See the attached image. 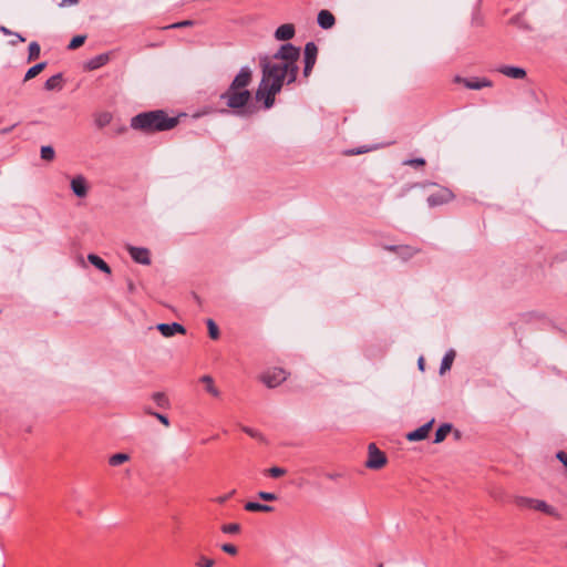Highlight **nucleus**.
<instances>
[{
  "instance_id": "nucleus-41",
  "label": "nucleus",
  "mask_w": 567,
  "mask_h": 567,
  "mask_svg": "<svg viewBox=\"0 0 567 567\" xmlns=\"http://www.w3.org/2000/svg\"><path fill=\"white\" fill-rule=\"evenodd\" d=\"M152 415H154L165 426L169 425V421H168L167 416H165L164 414L154 412V413H152Z\"/></svg>"
},
{
  "instance_id": "nucleus-39",
  "label": "nucleus",
  "mask_w": 567,
  "mask_h": 567,
  "mask_svg": "<svg viewBox=\"0 0 567 567\" xmlns=\"http://www.w3.org/2000/svg\"><path fill=\"white\" fill-rule=\"evenodd\" d=\"M221 549H223L225 553L229 554V555H235V554L237 553V548H236V546H234V545H231V544H224V545L221 546Z\"/></svg>"
},
{
  "instance_id": "nucleus-1",
  "label": "nucleus",
  "mask_w": 567,
  "mask_h": 567,
  "mask_svg": "<svg viewBox=\"0 0 567 567\" xmlns=\"http://www.w3.org/2000/svg\"><path fill=\"white\" fill-rule=\"evenodd\" d=\"M300 56L299 48L286 43L274 54L272 59H260L262 78L256 92L257 100H262L266 109L275 103V96L282 89L285 81L293 83L298 74L297 61Z\"/></svg>"
},
{
  "instance_id": "nucleus-35",
  "label": "nucleus",
  "mask_w": 567,
  "mask_h": 567,
  "mask_svg": "<svg viewBox=\"0 0 567 567\" xmlns=\"http://www.w3.org/2000/svg\"><path fill=\"white\" fill-rule=\"evenodd\" d=\"M221 530L226 534H237L240 530V525L236 523L226 524L221 527Z\"/></svg>"
},
{
  "instance_id": "nucleus-37",
  "label": "nucleus",
  "mask_w": 567,
  "mask_h": 567,
  "mask_svg": "<svg viewBox=\"0 0 567 567\" xmlns=\"http://www.w3.org/2000/svg\"><path fill=\"white\" fill-rule=\"evenodd\" d=\"M315 63H316V60L305 59L303 75L306 78L309 76V74L311 73Z\"/></svg>"
},
{
  "instance_id": "nucleus-34",
  "label": "nucleus",
  "mask_w": 567,
  "mask_h": 567,
  "mask_svg": "<svg viewBox=\"0 0 567 567\" xmlns=\"http://www.w3.org/2000/svg\"><path fill=\"white\" fill-rule=\"evenodd\" d=\"M257 496L262 499V501H266V502H275L278 499V496L275 494V493H270V492H258Z\"/></svg>"
},
{
  "instance_id": "nucleus-7",
  "label": "nucleus",
  "mask_w": 567,
  "mask_h": 567,
  "mask_svg": "<svg viewBox=\"0 0 567 567\" xmlns=\"http://www.w3.org/2000/svg\"><path fill=\"white\" fill-rule=\"evenodd\" d=\"M126 250L136 264L145 266H148L151 264V252L147 248L127 245Z\"/></svg>"
},
{
  "instance_id": "nucleus-9",
  "label": "nucleus",
  "mask_w": 567,
  "mask_h": 567,
  "mask_svg": "<svg viewBox=\"0 0 567 567\" xmlns=\"http://www.w3.org/2000/svg\"><path fill=\"white\" fill-rule=\"evenodd\" d=\"M73 194L80 198L86 197L89 193L87 181L83 175H78L70 183Z\"/></svg>"
},
{
  "instance_id": "nucleus-8",
  "label": "nucleus",
  "mask_w": 567,
  "mask_h": 567,
  "mask_svg": "<svg viewBox=\"0 0 567 567\" xmlns=\"http://www.w3.org/2000/svg\"><path fill=\"white\" fill-rule=\"evenodd\" d=\"M453 194L447 188H440L427 197V204L431 207L440 206L452 200Z\"/></svg>"
},
{
  "instance_id": "nucleus-5",
  "label": "nucleus",
  "mask_w": 567,
  "mask_h": 567,
  "mask_svg": "<svg viewBox=\"0 0 567 567\" xmlns=\"http://www.w3.org/2000/svg\"><path fill=\"white\" fill-rule=\"evenodd\" d=\"M386 463V456L381 452L374 443L368 446V460L365 466L370 470H380Z\"/></svg>"
},
{
  "instance_id": "nucleus-33",
  "label": "nucleus",
  "mask_w": 567,
  "mask_h": 567,
  "mask_svg": "<svg viewBox=\"0 0 567 567\" xmlns=\"http://www.w3.org/2000/svg\"><path fill=\"white\" fill-rule=\"evenodd\" d=\"M196 565L198 567H213L215 565V560L206 556H199Z\"/></svg>"
},
{
  "instance_id": "nucleus-53",
  "label": "nucleus",
  "mask_w": 567,
  "mask_h": 567,
  "mask_svg": "<svg viewBox=\"0 0 567 567\" xmlns=\"http://www.w3.org/2000/svg\"><path fill=\"white\" fill-rule=\"evenodd\" d=\"M379 567H382V566H379Z\"/></svg>"
},
{
  "instance_id": "nucleus-16",
  "label": "nucleus",
  "mask_w": 567,
  "mask_h": 567,
  "mask_svg": "<svg viewBox=\"0 0 567 567\" xmlns=\"http://www.w3.org/2000/svg\"><path fill=\"white\" fill-rule=\"evenodd\" d=\"M388 249L395 251L404 260L412 258L419 252V249L412 246H390Z\"/></svg>"
},
{
  "instance_id": "nucleus-32",
  "label": "nucleus",
  "mask_w": 567,
  "mask_h": 567,
  "mask_svg": "<svg viewBox=\"0 0 567 567\" xmlns=\"http://www.w3.org/2000/svg\"><path fill=\"white\" fill-rule=\"evenodd\" d=\"M86 37L85 35H75L69 43L68 48L70 50H75L78 49L79 47H81L84 41H85Z\"/></svg>"
},
{
  "instance_id": "nucleus-43",
  "label": "nucleus",
  "mask_w": 567,
  "mask_h": 567,
  "mask_svg": "<svg viewBox=\"0 0 567 567\" xmlns=\"http://www.w3.org/2000/svg\"><path fill=\"white\" fill-rule=\"evenodd\" d=\"M79 2V0H61V2L59 3V7L60 8H64V7H71V6H74Z\"/></svg>"
},
{
  "instance_id": "nucleus-15",
  "label": "nucleus",
  "mask_w": 567,
  "mask_h": 567,
  "mask_svg": "<svg viewBox=\"0 0 567 567\" xmlns=\"http://www.w3.org/2000/svg\"><path fill=\"white\" fill-rule=\"evenodd\" d=\"M466 89L481 90L483 87H491L492 82L485 78L483 79H462L460 80Z\"/></svg>"
},
{
  "instance_id": "nucleus-18",
  "label": "nucleus",
  "mask_w": 567,
  "mask_h": 567,
  "mask_svg": "<svg viewBox=\"0 0 567 567\" xmlns=\"http://www.w3.org/2000/svg\"><path fill=\"white\" fill-rule=\"evenodd\" d=\"M199 381L205 384V390L214 398L220 396L219 389L215 385L214 379L210 375H203Z\"/></svg>"
},
{
  "instance_id": "nucleus-13",
  "label": "nucleus",
  "mask_w": 567,
  "mask_h": 567,
  "mask_svg": "<svg viewBox=\"0 0 567 567\" xmlns=\"http://www.w3.org/2000/svg\"><path fill=\"white\" fill-rule=\"evenodd\" d=\"M317 22L320 28L328 30V29H331L336 24V19L330 11L321 10L318 13Z\"/></svg>"
},
{
  "instance_id": "nucleus-24",
  "label": "nucleus",
  "mask_w": 567,
  "mask_h": 567,
  "mask_svg": "<svg viewBox=\"0 0 567 567\" xmlns=\"http://www.w3.org/2000/svg\"><path fill=\"white\" fill-rule=\"evenodd\" d=\"M47 66L45 62L38 63L33 66H31L27 73L24 74V81H29L33 78H35L40 72H42Z\"/></svg>"
},
{
  "instance_id": "nucleus-2",
  "label": "nucleus",
  "mask_w": 567,
  "mask_h": 567,
  "mask_svg": "<svg viewBox=\"0 0 567 567\" xmlns=\"http://www.w3.org/2000/svg\"><path fill=\"white\" fill-rule=\"evenodd\" d=\"M251 76L252 72L250 68L243 66L228 89L220 95V100L224 101L229 109H233L236 114H241V110L251 99V94L247 90V86L251 82Z\"/></svg>"
},
{
  "instance_id": "nucleus-10",
  "label": "nucleus",
  "mask_w": 567,
  "mask_h": 567,
  "mask_svg": "<svg viewBox=\"0 0 567 567\" xmlns=\"http://www.w3.org/2000/svg\"><path fill=\"white\" fill-rule=\"evenodd\" d=\"M156 329L162 333L165 338H171L177 333L185 334L186 329L178 322L172 323H158Z\"/></svg>"
},
{
  "instance_id": "nucleus-36",
  "label": "nucleus",
  "mask_w": 567,
  "mask_h": 567,
  "mask_svg": "<svg viewBox=\"0 0 567 567\" xmlns=\"http://www.w3.org/2000/svg\"><path fill=\"white\" fill-rule=\"evenodd\" d=\"M267 473L269 474V476L277 478V477H280V476L285 475L286 474V470L282 468V467L274 466V467H270L267 471Z\"/></svg>"
},
{
  "instance_id": "nucleus-46",
  "label": "nucleus",
  "mask_w": 567,
  "mask_h": 567,
  "mask_svg": "<svg viewBox=\"0 0 567 567\" xmlns=\"http://www.w3.org/2000/svg\"><path fill=\"white\" fill-rule=\"evenodd\" d=\"M0 32H2L6 35H13V32L6 27H0Z\"/></svg>"
},
{
  "instance_id": "nucleus-11",
  "label": "nucleus",
  "mask_w": 567,
  "mask_h": 567,
  "mask_svg": "<svg viewBox=\"0 0 567 567\" xmlns=\"http://www.w3.org/2000/svg\"><path fill=\"white\" fill-rule=\"evenodd\" d=\"M434 423V419H432L431 421H429L427 423L423 424L422 426H420L419 429L412 431V432H409L406 434V439L411 442H415V441H422L424 440L427 435H429V432L432 427Z\"/></svg>"
},
{
  "instance_id": "nucleus-6",
  "label": "nucleus",
  "mask_w": 567,
  "mask_h": 567,
  "mask_svg": "<svg viewBox=\"0 0 567 567\" xmlns=\"http://www.w3.org/2000/svg\"><path fill=\"white\" fill-rule=\"evenodd\" d=\"M287 379V373L284 369L275 368L272 370L266 371L260 380L268 386V388H276L280 385L285 380Z\"/></svg>"
},
{
  "instance_id": "nucleus-21",
  "label": "nucleus",
  "mask_w": 567,
  "mask_h": 567,
  "mask_svg": "<svg viewBox=\"0 0 567 567\" xmlns=\"http://www.w3.org/2000/svg\"><path fill=\"white\" fill-rule=\"evenodd\" d=\"M61 82H62V74L61 73H58L51 78H49L47 81H45V84H44V87L48 90V91H52V90H60L61 89Z\"/></svg>"
},
{
  "instance_id": "nucleus-14",
  "label": "nucleus",
  "mask_w": 567,
  "mask_h": 567,
  "mask_svg": "<svg viewBox=\"0 0 567 567\" xmlns=\"http://www.w3.org/2000/svg\"><path fill=\"white\" fill-rule=\"evenodd\" d=\"M293 35H295V27H293V24H290V23L281 24L275 31V38L279 41H288V40L292 39Z\"/></svg>"
},
{
  "instance_id": "nucleus-29",
  "label": "nucleus",
  "mask_w": 567,
  "mask_h": 567,
  "mask_svg": "<svg viewBox=\"0 0 567 567\" xmlns=\"http://www.w3.org/2000/svg\"><path fill=\"white\" fill-rule=\"evenodd\" d=\"M112 115L107 112L101 113L96 116L95 123L99 127H104L111 123Z\"/></svg>"
},
{
  "instance_id": "nucleus-26",
  "label": "nucleus",
  "mask_w": 567,
  "mask_h": 567,
  "mask_svg": "<svg viewBox=\"0 0 567 567\" xmlns=\"http://www.w3.org/2000/svg\"><path fill=\"white\" fill-rule=\"evenodd\" d=\"M318 48L313 42H308L305 45V59L317 60Z\"/></svg>"
},
{
  "instance_id": "nucleus-22",
  "label": "nucleus",
  "mask_w": 567,
  "mask_h": 567,
  "mask_svg": "<svg viewBox=\"0 0 567 567\" xmlns=\"http://www.w3.org/2000/svg\"><path fill=\"white\" fill-rule=\"evenodd\" d=\"M455 353L453 350H450L445 353V355L442 359L441 367H440V373L443 374L445 371L450 370L454 360Z\"/></svg>"
},
{
  "instance_id": "nucleus-49",
  "label": "nucleus",
  "mask_w": 567,
  "mask_h": 567,
  "mask_svg": "<svg viewBox=\"0 0 567 567\" xmlns=\"http://www.w3.org/2000/svg\"><path fill=\"white\" fill-rule=\"evenodd\" d=\"M340 475L339 474H328L327 477L330 478V480H336L338 478Z\"/></svg>"
},
{
  "instance_id": "nucleus-19",
  "label": "nucleus",
  "mask_w": 567,
  "mask_h": 567,
  "mask_svg": "<svg viewBox=\"0 0 567 567\" xmlns=\"http://www.w3.org/2000/svg\"><path fill=\"white\" fill-rule=\"evenodd\" d=\"M87 260L94 266L96 267L99 270H101L102 272L104 274H107L110 275L111 274V268L110 266L97 255L95 254H90L87 256Z\"/></svg>"
},
{
  "instance_id": "nucleus-47",
  "label": "nucleus",
  "mask_w": 567,
  "mask_h": 567,
  "mask_svg": "<svg viewBox=\"0 0 567 567\" xmlns=\"http://www.w3.org/2000/svg\"><path fill=\"white\" fill-rule=\"evenodd\" d=\"M13 35L16 37V40H18L19 42H24L25 41V39L21 34H19V33H14L13 32Z\"/></svg>"
},
{
  "instance_id": "nucleus-3",
  "label": "nucleus",
  "mask_w": 567,
  "mask_h": 567,
  "mask_svg": "<svg viewBox=\"0 0 567 567\" xmlns=\"http://www.w3.org/2000/svg\"><path fill=\"white\" fill-rule=\"evenodd\" d=\"M178 124V117L168 116L163 110L143 112L132 117L131 127L146 133L169 131Z\"/></svg>"
},
{
  "instance_id": "nucleus-17",
  "label": "nucleus",
  "mask_w": 567,
  "mask_h": 567,
  "mask_svg": "<svg viewBox=\"0 0 567 567\" xmlns=\"http://www.w3.org/2000/svg\"><path fill=\"white\" fill-rule=\"evenodd\" d=\"M109 61H110V54L109 53H102V54H99V55L90 59L85 63V69L90 70V71L96 70V69L105 65Z\"/></svg>"
},
{
  "instance_id": "nucleus-45",
  "label": "nucleus",
  "mask_w": 567,
  "mask_h": 567,
  "mask_svg": "<svg viewBox=\"0 0 567 567\" xmlns=\"http://www.w3.org/2000/svg\"><path fill=\"white\" fill-rule=\"evenodd\" d=\"M192 24H193L192 21L185 20V21H182V22L173 24L172 28H183V27H188V25H192Z\"/></svg>"
},
{
  "instance_id": "nucleus-20",
  "label": "nucleus",
  "mask_w": 567,
  "mask_h": 567,
  "mask_svg": "<svg viewBox=\"0 0 567 567\" xmlns=\"http://www.w3.org/2000/svg\"><path fill=\"white\" fill-rule=\"evenodd\" d=\"M245 509L248 511V512H266V513H269V512L274 511V507L269 506V505L260 504V503H257V502H247L245 504Z\"/></svg>"
},
{
  "instance_id": "nucleus-31",
  "label": "nucleus",
  "mask_w": 567,
  "mask_h": 567,
  "mask_svg": "<svg viewBox=\"0 0 567 567\" xmlns=\"http://www.w3.org/2000/svg\"><path fill=\"white\" fill-rule=\"evenodd\" d=\"M209 337L214 340L219 338V329L213 319L206 321Z\"/></svg>"
},
{
  "instance_id": "nucleus-30",
  "label": "nucleus",
  "mask_w": 567,
  "mask_h": 567,
  "mask_svg": "<svg viewBox=\"0 0 567 567\" xmlns=\"http://www.w3.org/2000/svg\"><path fill=\"white\" fill-rule=\"evenodd\" d=\"M40 51H41V49H40L39 43H38V42H34V41H33V42H31V43L29 44V55H28V60H29V61H32V60L38 59V58H39V55H40Z\"/></svg>"
},
{
  "instance_id": "nucleus-44",
  "label": "nucleus",
  "mask_w": 567,
  "mask_h": 567,
  "mask_svg": "<svg viewBox=\"0 0 567 567\" xmlns=\"http://www.w3.org/2000/svg\"><path fill=\"white\" fill-rule=\"evenodd\" d=\"M235 494V489H233L230 493H228L227 495H224V496H219L216 498V502H218L219 504H223L225 503L230 496H233Z\"/></svg>"
},
{
  "instance_id": "nucleus-4",
  "label": "nucleus",
  "mask_w": 567,
  "mask_h": 567,
  "mask_svg": "<svg viewBox=\"0 0 567 567\" xmlns=\"http://www.w3.org/2000/svg\"><path fill=\"white\" fill-rule=\"evenodd\" d=\"M515 503L519 507L532 508L535 511H539L546 515L553 516L555 518H560L559 512L554 506L547 504L545 501L518 496L516 497Z\"/></svg>"
},
{
  "instance_id": "nucleus-40",
  "label": "nucleus",
  "mask_w": 567,
  "mask_h": 567,
  "mask_svg": "<svg viewBox=\"0 0 567 567\" xmlns=\"http://www.w3.org/2000/svg\"><path fill=\"white\" fill-rule=\"evenodd\" d=\"M406 165L410 166H423L425 161L423 158H413L405 162Z\"/></svg>"
},
{
  "instance_id": "nucleus-23",
  "label": "nucleus",
  "mask_w": 567,
  "mask_h": 567,
  "mask_svg": "<svg viewBox=\"0 0 567 567\" xmlns=\"http://www.w3.org/2000/svg\"><path fill=\"white\" fill-rule=\"evenodd\" d=\"M452 425L449 423L442 424L435 432L434 443H441L445 440L446 435L451 432Z\"/></svg>"
},
{
  "instance_id": "nucleus-52",
  "label": "nucleus",
  "mask_w": 567,
  "mask_h": 567,
  "mask_svg": "<svg viewBox=\"0 0 567 567\" xmlns=\"http://www.w3.org/2000/svg\"><path fill=\"white\" fill-rule=\"evenodd\" d=\"M9 131H10L9 127H6V130H3L2 133H7Z\"/></svg>"
},
{
  "instance_id": "nucleus-27",
  "label": "nucleus",
  "mask_w": 567,
  "mask_h": 567,
  "mask_svg": "<svg viewBox=\"0 0 567 567\" xmlns=\"http://www.w3.org/2000/svg\"><path fill=\"white\" fill-rule=\"evenodd\" d=\"M40 154H41V158L44 161H48V162L53 161L55 157V152H54L53 147L49 146V145L42 146Z\"/></svg>"
},
{
  "instance_id": "nucleus-42",
  "label": "nucleus",
  "mask_w": 567,
  "mask_h": 567,
  "mask_svg": "<svg viewBox=\"0 0 567 567\" xmlns=\"http://www.w3.org/2000/svg\"><path fill=\"white\" fill-rule=\"evenodd\" d=\"M556 457L567 467V453L566 452H564V451L557 452Z\"/></svg>"
},
{
  "instance_id": "nucleus-48",
  "label": "nucleus",
  "mask_w": 567,
  "mask_h": 567,
  "mask_svg": "<svg viewBox=\"0 0 567 567\" xmlns=\"http://www.w3.org/2000/svg\"><path fill=\"white\" fill-rule=\"evenodd\" d=\"M417 364H419L420 370H424V360H423V358L419 359Z\"/></svg>"
},
{
  "instance_id": "nucleus-38",
  "label": "nucleus",
  "mask_w": 567,
  "mask_h": 567,
  "mask_svg": "<svg viewBox=\"0 0 567 567\" xmlns=\"http://www.w3.org/2000/svg\"><path fill=\"white\" fill-rule=\"evenodd\" d=\"M243 431L254 439H261V434L251 427L244 426Z\"/></svg>"
},
{
  "instance_id": "nucleus-25",
  "label": "nucleus",
  "mask_w": 567,
  "mask_h": 567,
  "mask_svg": "<svg viewBox=\"0 0 567 567\" xmlns=\"http://www.w3.org/2000/svg\"><path fill=\"white\" fill-rule=\"evenodd\" d=\"M130 460V455L126 453H116L109 458V463L112 466H118Z\"/></svg>"
},
{
  "instance_id": "nucleus-12",
  "label": "nucleus",
  "mask_w": 567,
  "mask_h": 567,
  "mask_svg": "<svg viewBox=\"0 0 567 567\" xmlns=\"http://www.w3.org/2000/svg\"><path fill=\"white\" fill-rule=\"evenodd\" d=\"M498 72L505 76L517 80L524 79L526 76V71L519 66L503 65L498 68Z\"/></svg>"
},
{
  "instance_id": "nucleus-51",
  "label": "nucleus",
  "mask_w": 567,
  "mask_h": 567,
  "mask_svg": "<svg viewBox=\"0 0 567 567\" xmlns=\"http://www.w3.org/2000/svg\"><path fill=\"white\" fill-rule=\"evenodd\" d=\"M9 131H10L9 127H6V130H3L2 133H7Z\"/></svg>"
},
{
  "instance_id": "nucleus-28",
  "label": "nucleus",
  "mask_w": 567,
  "mask_h": 567,
  "mask_svg": "<svg viewBox=\"0 0 567 567\" xmlns=\"http://www.w3.org/2000/svg\"><path fill=\"white\" fill-rule=\"evenodd\" d=\"M153 401L159 406V408H167L169 404V401L167 396L162 392H156L152 396Z\"/></svg>"
},
{
  "instance_id": "nucleus-50",
  "label": "nucleus",
  "mask_w": 567,
  "mask_h": 567,
  "mask_svg": "<svg viewBox=\"0 0 567 567\" xmlns=\"http://www.w3.org/2000/svg\"><path fill=\"white\" fill-rule=\"evenodd\" d=\"M361 153H362V151H361V150H358V151H351V152H349V154H352V155H354V154H361Z\"/></svg>"
}]
</instances>
